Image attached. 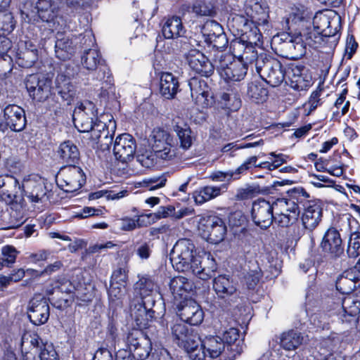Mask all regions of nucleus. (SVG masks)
<instances>
[{"instance_id":"obj_1","label":"nucleus","mask_w":360,"mask_h":360,"mask_svg":"<svg viewBox=\"0 0 360 360\" xmlns=\"http://www.w3.org/2000/svg\"><path fill=\"white\" fill-rule=\"evenodd\" d=\"M195 246L188 239L179 240L170 254L173 266L179 271L191 272L206 281L217 270V264L210 255H193Z\"/></svg>"},{"instance_id":"obj_2","label":"nucleus","mask_w":360,"mask_h":360,"mask_svg":"<svg viewBox=\"0 0 360 360\" xmlns=\"http://www.w3.org/2000/svg\"><path fill=\"white\" fill-rule=\"evenodd\" d=\"M242 59L255 67L260 77L271 86H278L284 80L285 74L281 62L265 53L259 55L252 46L246 47Z\"/></svg>"},{"instance_id":"obj_3","label":"nucleus","mask_w":360,"mask_h":360,"mask_svg":"<svg viewBox=\"0 0 360 360\" xmlns=\"http://www.w3.org/2000/svg\"><path fill=\"white\" fill-rule=\"evenodd\" d=\"M333 11L329 9H323L316 11V43H319L321 48L325 53L323 59L319 61L316 66L320 68V80L322 77L324 79L329 71L331 64L332 54L335 47L337 45V38L331 31L327 30L330 27V15Z\"/></svg>"},{"instance_id":"obj_4","label":"nucleus","mask_w":360,"mask_h":360,"mask_svg":"<svg viewBox=\"0 0 360 360\" xmlns=\"http://www.w3.org/2000/svg\"><path fill=\"white\" fill-rule=\"evenodd\" d=\"M81 62L84 68L89 71L96 70L97 80L102 82L101 96H106L108 90L112 89V79L110 75L109 69L104 65L99 51L95 49L86 50L82 56Z\"/></svg>"},{"instance_id":"obj_5","label":"nucleus","mask_w":360,"mask_h":360,"mask_svg":"<svg viewBox=\"0 0 360 360\" xmlns=\"http://www.w3.org/2000/svg\"><path fill=\"white\" fill-rule=\"evenodd\" d=\"M213 289L220 306L228 309L235 305L239 299L236 284L229 276L219 275L213 280Z\"/></svg>"},{"instance_id":"obj_6","label":"nucleus","mask_w":360,"mask_h":360,"mask_svg":"<svg viewBox=\"0 0 360 360\" xmlns=\"http://www.w3.org/2000/svg\"><path fill=\"white\" fill-rule=\"evenodd\" d=\"M150 143L156 156L165 160H171L176 156V146L171 134L161 128H155L150 135Z\"/></svg>"},{"instance_id":"obj_7","label":"nucleus","mask_w":360,"mask_h":360,"mask_svg":"<svg viewBox=\"0 0 360 360\" xmlns=\"http://www.w3.org/2000/svg\"><path fill=\"white\" fill-rule=\"evenodd\" d=\"M243 54L240 56V60H231V55L221 56L219 61L217 69L222 78L227 82H240L243 80L248 70L249 63H245L242 59Z\"/></svg>"},{"instance_id":"obj_8","label":"nucleus","mask_w":360,"mask_h":360,"mask_svg":"<svg viewBox=\"0 0 360 360\" xmlns=\"http://www.w3.org/2000/svg\"><path fill=\"white\" fill-rule=\"evenodd\" d=\"M56 182L64 191L75 192L85 184L86 176L79 167L68 165L60 169L56 176Z\"/></svg>"},{"instance_id":"obj_9","label":"nucleus","mask_w":360,"mask_h":360,"mask_svg":"<svg viewBox=\"0 0 360 360\" xmlns=\"http://www.w3.org/2000/svg\"><path fill=\"white\" fill-rule=\"evenodd\" d=\"M198 230L202 238L214 244L221 242L226 233L224 222L217 216H209L201 219Z\"/></svg>"},{"instance_id":"obj_10","label":"nucleus","mask_w":360,"mask_h":360,"mask_svg":"<svg viewBox=\"0 0 360 360\" xmlns=\"http://www.w3.org/2000/svg\"><path fill=\"white\" fill-rule=\"evenodd\" d=\"M28 347H32L31 351L37 354L40 360H59L53 344L43 342L37 334L26 333L22 335V349L26 350Z\"/></svg>"},{"instance_id":"obj_11","label":"nucleus","mask_w":360,"mask_h":360,"mask_svg":"<svg viewBox=\"0 0 360 360\" xmlns=\"http://www.w3.org/2000/svg\"><path fill=\"white\" fill-rule=\"evenodd\" d=\"M320 247L328 255L317 261L319 265L325 262L331 264L332 260L342 252V238L339 231L335 228H329L322 238Z\"/></svg>"},{"instance_id":"obj_12","label":"nucleus","mask_w":360,"mask_h":360,"mask_svg":"<svg viewBox=\"0 0 360 360\" xmlns=\"http://www.w3.org/2000/svg\"><path fill=\"white\" fill-rule=\"evenodd\" d=\"M116 129L115 121L112 117L105 122L97 118L95 120L92 129L89 130L90 138L96 142L100 148L103 150H108L112 143Z\"/></svg>"},{"instance_id":"obj_13","label":"nucleus","mask_w":360,"mask_h":360,"mask_svg":"<svg viewBox=\"0 0 360 360\" xmlns=\"http://www.w3.org/2000/svg\"><path fill=\"white\" fill-rule=\"evenodd\" d=\"M95 105L89 101L78 103L73 111V122L79 131L86 133L92 129L96 116Z\"/></svg>"},{"instance_id":"obj_14","label":"nucleus","mask_w":360,"mask_h":360,"mask_svg":"<svg viewBox=\"0 0 360 360\" xmlns=\"http://www.w3.org/2000/svg\"><path fill=\"white\" fill-rule=\"evenodd\" d=\"M52 82L44 75L32 74L27 77L26 89L30 96L38 101L46 100L51 95Z\"/></svg>"},{"instance_id":"obj_15","label":"nucleus","mask_w":360,"mask_h":360,"mask_svg":"<svg viewBox=\"0 0 360 360\" xmlns=\"http://www.w3.org/2000/svg\"><path fill=\"white\" fill-rule=\"evenodd\" d=\"M173 340L185 351H191L200 341L194 330L184 323H176L171 328Z\"/></svg>"},{"instance_id":"obj_16","label":"nucleus","mask_w":360,"mask_h":360,"mask_svg":"<svg viewBox=\"0 0 360 360\" xmlns=\"http://www.w3.org/2000/svg\"><path fill=\"white\" fill-rule=\"evenodd\" d=\"M274 203L264 199H258L252 203V219L255 225L261 229L269 228L274 221Z\"/></svg>"},{"instance_id":"obj_17","label":"nucleus","mask_w":360,"mask_h":360,"mask_svg":"<svg viewBox=\"0 0 360 360\" xmlns=\"http://www.w3.org/2000/svg\"><path fill=\"white\" fill-rule=\"evenodd\" d=\"M136 142L129 134L118 136L113 146V154L117 160L127 162L134 158L136 152Z\"/></svg>"},{"instance_id":"obj_18","label":"nucleus","mask_w":360,"mask_h":360,"mask_svg":"<svg viewBox=\"0 0 360 360\" xmlns=\"http://www.w3.org/2000/svg\"><path fill=\"white\" fill-rule=\"evenodd\" d=\"M178 315L190 325L197 326L202 323L204 313L200 305L193 300H186L179 305Z\"/></svg>"},{"instance_id":"obj_19","label":"nucleus","mask_w":360,"mask_h":360,"mask_svg":"<svg viewBox=\"0 0 360 360\" xmlns=\"http://www.w3.org/2000/svg\"><path fill=\"white\" fill-rule=\"evenodd\" d=\"M55 53L58 58L65 60L75 54L79 38L71 37L63 33L58 32L56 36Z\"/></svg>"},{"instance_id":"obj_20","label":"nucleus","mask_w":360,"mask_h":360,"mask_svg":"<svg viewBox=\"0 0 360 360\" xmlns=\"http://www.w3.org/2000/svg\"><path fill=\"white\" fill-rule=\"evenodd\" d=\"M190 68L201 76L208 77L214 72V65L200 51L192 49L186 54Z\"/></svg>"},{"instance_id":"obj_21","label":"nucleus","mask_w":360,"mask_h":360,"mask_svg":"<svg viewBox=\"0 0 360 360\" xmlns=\"http://www.w3.org/2000/svg\"><path fill=\"white\" fill-rule=\"evenodd\" d=\"M49 305L46 299L34 297L30 300L28 317L33 324L40 326L45 323L49 319Z\"/></svg>"},{"instance_id":"obj_22","label":"nucleus","mask_w":360,"mask_h":360,"mask_svg":"<svg viewBox=\"0 0 360 360\" xmlns=\"http://www.w3.org/2000/svg\"><path fill=\"white\" fill-rule=\"evenodd\" d=\"M4 122L12 131H20L26 125L24 110L17 105H8L4 110Z\"/></svg>"},{"instance_id":"obj_23","label":"nucleus","mask_w":360,"mask_h":360,"mask_svg":"<svg viewBox=\"0 0 360 360\" xmlns=\"http://www.w3.org/2000/svg\"><path fill=\"white\" fill-rule=\"evenodd\" d=\"M188 85L195 103L202 108L207 107L210 103L209 98L212 97L207 83L203 79L193 77L189 80Z\"/></svg>"},{"instance_id":"obj_24","label":"nucleus","mask_w":360,"mask_h":360,"mask_svg":"<svg viewBox=\"0 0 360 360\" xmlns=\"http://www.w3.org/2000/svg\"><path fill=\"white\" fill-rule=\"evenodd\" d=\"M240 331L236 328H230L223 333L221 339L225 342L226 352L229 360H233L243 352V340L239 339Z\"/></svg>"},{"instance_id":"obj_25","label":"nucleus","mask_w":360,"mask_h":360,"mask_svg":"<svg viewBox=\"0 0 360 360\" xmlns=\"http://www.w3.org/2000/svg\"><path fill=\"white\" fill-rule=\"evenodd\" d=\"M0 200L6 204L17 202L18 193L20 186L18 180L11 176H0Z\"/></svg>"},{"instance_id":"obj_26","label":"nucleus","mask_w":360,"mask_h":360,"mask_svg":"<svg viewBox=\"0 0 360 360\" xmlns=\"http://www.w3.org/2000/svg\"><path fill=\"white\" fill-rule=\"evenodd\" d=\"M202 347L206 350L207 356L211 359H215L219 356L224 360H229L228 354L226 352V347L225 342L221 339V337L216 335L206 336L202 340Z\"/></svg>"},{"instance_id":"obj_27","label":"nucleus","mask_w":360,"mask_h":360,"mask_svg":"<svg viewBox=\"0 0 360 360\" xmlns=\"http://www.w3.org/2000/svg\"><path fill=\"white\" fill-rule=\"evenodd\" d=\"M246 14L251 25H265L268 23L269 10L265 2L256 1L246 8Z\"/></svg>"},{"instance_id":"obj_28","label":"nucleus","mask_w":360,"mask_h":360,"mask_svg":"<svg viewBox=\"0 0 360 360\" xmlns=\"http://www.w3.org/2000/svg\"><path fill=\"white\" fill-rule=\"evenodd\" d=\"M227 191V184H222L221 186H204L200 187L193 193V198L196 204L203 203L212 200Z\"/></svg>"},{"instance_id":"obj_29","label":"nucleus","mask_w":360,"mask_h":360,"mask_svg":"<svg viewBox=\"0 0 360 360\" xmlns=\"http://www.w3.org/2000/svg\"><path fill=\"white\" fill-rule=\"evenodd\" d=\"M193 283L184 276H176L170 280L169 290L174 300H187L188 293L192 291Z\"/></svg>"},{"instance_id":"obj_30","label":"nucleus","mask_w":360,"mask_h":360,"mask_svg":"<svg viewBox=\"0 0 360 360\" xmlns=\"http://www.w3.org/2000/svg\"><path fill=\"white\" fill-rule=\"evenodd\" d=\"M178 78L170 72H162L160 79V93L167 99H172L179 91Z\"/></svg>"},{"instance_id":"obj_31","label":"nucleus","mask_w":360,"mask_h":360,"mask_svg":"<svg viewBox=\"0 0 360 360\" xmlns=\"http://www.w3.org/2000/svg\"><path fill=\"white\" fill-rule=\"evenodd\" d=\"M149 303L146 300H142L141 303L131 309V316L140 328H146L148 321L153 317L154 311L150 309L153 304Z\"/></svg>"},{"instance_id":"obj_32","label":"nucleus","mask_w":360,"mask_h":360,"mask_svg":"<svg viewBox=\"0 0 360 360\" xmlns=\"http://www.w3.org/2000/svg\"><path fill=\"white\" fill-rule=\"evenodd\" d=\"M56 90L61 98L70 104L76 95V88L69 77L58 75L56 79Z\"/></svg>"},{"instance_id":"obj_33","label":"nucleus","mask_w":360,"mask_h":360,"mask_svg":"<svg viewBox=\"0 0 360 360\" xmlns=\"http://www.w3.org/2000/svg\"><path fill=\"white\" fill-rule=\"evenodd\" d=\"M58 155L60 160L69 165H73L79 159V152L77 146L70 141L62 143L58 149Z\"/></svg>"},{"instance_id":"obj_34","label":"nucleus","mask_w":360,"mask_h":360,"mask_svg":"<svg viewBox=\"0 0 360 360\" xmlns=\"http://www.w3.org/2000/svg\"><path fill=\"white\" fill-rule=\"evenodd\" d=\"M342 307L346 314L344 315L345 321L357 323L356 316L360 315V295L346 297L342 301Z\"/></svg>"},{"instance_id":"obj_35","label":"nucleus","mask_w":360,"mask_h":360,"mask_svg":"<svg viewBox=\"0 0 360 360\" xmlns=\"http://www.w3.org/2000/svg\"><path fill=\"white\" fill-rule=\"evenodd\" d=\"M162 32L167 39L181 37L185 32L181 19L177 16L168 18L162 26Z\"/></svg>"},{"instance_id":"obj_36","label":"nucleus","mask_w":360,"mask_h":360,"mask_svg":"<svg viewBox=\"0 0 360 360\" xmlns=\"http://www.w3.org/2000/svg\"><path fill=\"white\" fill-rule=\"evenodd\" d=\"M135 288L139 290L142 300H146L154 304V300L150 297V295L156 290L157 285L151 278L146 276L141 277L136 283Z\"/></svg>"},{"instance_id":"obj_37","label":"nucleus","mask_w":360,"mask_h":360,"mask_svg":"<svg viewBox=\"0 0 360 360\" xmlns=\"http://www.w3.org/2000/svg\"><path fill=\"white\" fill-rule=\"evenodd\" d=\"M190 8L197 15L210 16L214 13V7L208 0H195L192 6L184 4L181 6L183 11H189Z\"/></svg>"},{"instance_id":"obj_38","label":"nucleus","mask_w":360,"mask_h":360,"mask_svg":"<svg viewBox=\"0 0 360 360\" xmlns=\"http://www.w3.org/2000/svg\"><path fill=\"white\" fill-rule=\"evenodd\" d=\"M303 338L297 331L289 330L283 333L281 337V346L285 350H294L302 342Z\"/></svg>"},{"instance_id":"obj_39","label":"nucleus","mask_w":360,"mask_h":360,"mask_svg":"<svg viewBox=\"0 0 360 360\" xmlns=\"http://www.w3.org/2000/svg\"><path fill=\"white\" fill-rule=\"evenodd\" d=\"M247 95L255 102H263L268 96V90L260 82L254 81L248 84Z\"/></svg>"},{"instance_id":"obj_40","label":"nucleus","mask_w":360,"mask_h":360,"mask_svg":"<svg viewBox=\"0 0 360 360\" xmlns=\"http://www.w3.org/2000/svg\"><path fill=\"white\" fill-rule=\"evenodd\" d=\"M262 276V272L257 262H250L249 271L245 276L246 285L249 289H254Z\"/></svg>"},{"instance_id":"obj_41","label":"nucleus","mask_w":360,"mask_h":360,"mask_svg":"<svg viewBox=\"0 0 360 360\" xmlns=\"http://www.w3.org/2000/svg\"><path fill=\"white\" fill-rule=\"evenodd\" d=\"M229 26L236 30V34L243 35L251 25L250 20L242 15H233L228 22Z\"/></svg>"},{"instance_id":"obj_42","label":"nucleus","mask_w":360,"mask_h":360,"mask_svg":"<svg viewBox=\"0 0 360 360\" xmlns=\"http://www.w3.org/2000/svg\"><path fill=\"white\" fill-rule=\"evenodd\" d=\"M202 32L207 37V40L209 41L224 33L222 26L214 20L206 22L203 25Z\"/></svg>"},{"instance_id":"obj_43","label":"nucleus","mask_w":360,"mask_h":360,"mask_svg":"<svg viewBox=\"0 0 360 360\" xmlns=\"http://www.w3.org/2000/svg\"><path fill=\"white\" fill-rule=\"evenodd\" d=\"M174 129L179 137L180 147L184 150L188 149L191 146L193 141L190 128L186 125L181 127L176 124L174 127Z\"/></svg>"},{"instance_id":"obj_44","label":"nucleus","mask_w":360,"mask_h":360,"mask_svg":"<svg viewBox=\"0 0 360 360\" xmlns=\"http://www.w3.org/2000/svg\"><path fill=\"white\" fill-rule=\"evenodd\" d=\"M15 27V21L11 12L6 8L0 9V33L2 34L11 32Z\"/></svg>"},{"instance_id":"obj_45","label":"nucleus","mask_w":360,"mask_h":360,"mask_svg":"<svg viewBox=\"0 0 360 360\" xmlns=\"http://www.w3.org/2000/svg\"><path fill=\"white\" fill-rule=\"evenodd\" d=\"M274 209L284 214H296L297 215L298 207L292 200L285 198L278 199L274 203Z\"/></svg>"},{"instance_id":"obj_46","label":"nucleus","mask_w":360,"mask_h":360,"mask_svg":"<svg viewBox=\"0 0 360 360\" xmlns=\"http://www.w3.org/2000/svg\"><path fill=\"white\" fill-rule=\"evenodd\" d=\"M151 349L150 342L147 339H142L141 344L133 348L130 352L136 359L145 360L149 356Z\"/></svg>"},{"instance_id":"obj_47","label":"nucleus","mask_w":360,"mask_h":360,"mask_svg":"<svg viewBox=\"0 0 360 360\" xmlns=\"http://www.w3.org/2000/svg\"><path fill=\"white\" fill-rule=\"evenodd\" d=\"M145 215L139 216L136 220L131 218H124L121 220V229L123 231H132L136 227L146 226L150 224V221H145Z\"/></svg>"},{"instance_id":"obj_48","label":"nucleus","mask_w":360,"mask_h":360,"mask_svg":"<svg viewBox=\"0 0 360 360\" xmlns=\"http://www.w3.org/2000/svg\"><path fill=\"white\" fill-rule=\"evenodd\" d=\"M39 17L43 20L49 22L54 17L51 5L48 0H39L37 4Z\"/></svg>"},{"instance_id":"obj_49","label":"nucleus","mask_w":360,"mask_h":360,"mask_svg":"<svg viewBox=\"0 0 360 360\" xmlns=\"http://www.w3.org/2000/svg\"><path fill=\"white\" fill-rule=\"evenodd\" d=\"M250 25V28L245 32L243 36L246 39V41L251 45L259 46L262 44V34L259 28V25Z\"/></svg>"},{"instance_id":"obj_50","label":"nucleus","mask_w":360,"mask_h":360,"mask_svg":"<svg viewBox=\"0 0 360 360\" xmlns=\"http://www.w3.org/2000/svg\"><path fill=\"white\" fill-rule=\"evenodd\" d=\"M174 212V207L172 205L162 206L160 207L158 210L154 213H150L145 214L146 218L148 219L150 224L155 223L156 221L167 218L168 217H172V213Z\"/></svg>"},{"instance_id":"obj_51","label":"nucleus","mask_w":360,"mask_h":360,"mask_svg":"<svg viewBox=\"0 0 360 360\" xmlns=\"http://www.w3.org/2000/svg\"><path fill=\"white\" fill-rule=\"evenodd\" d=\"M94 0H65L66 6L72 12L80 13L92 6Z\"/></svg>"},{"instance_id":"obj_52","label":"nucleus","mask_w":360,"mask_h":360,"mask_svg":"<svg viewBox=\"0 0 360 360\" xmlns=\"http://www.w3.org/2000/svg\"><path fill=\"white\" fill-rule=\"evenodd\" d=\"M209 178L214 182H226L225 184H229L231 181L238 179V176H236L233 170H229L226 172L223 171H214L212 172Z\"/></svg>"},{"instance_id":"obj_53","label":"nucleus","mask_w":360,"mask_h":360,"mask_svg":"<svg viewBox=\"0 0 360 360\" xmlns=\"http://www.w3.org/2000/svg\"><path fill=\"white\" fill-rule=\"evenodd\" d=\"M167 179L165 175L158 177H153L143 179L139 182V184L149 191H153L159 188L163 187L165 185Z\"/></svg>"},{"instance_id":"obj_54","label":"nucleus","mask_w":360,"mask_h":360,"mask_svg":"<svg viewBox=\"0 0 360 360\" xmlns=\"http://www.w3.org/2000/svg\"><path fill=\"white\" fill-rule=\"evenodd\" d=\"M336 289L342 294H349L354 291L357 285L354 281H350L342 275L338 276L335 283Z\"/></svg>"},{"instance_id":"obj_55","label":"nucleus","mask_w":360,"mask_h":360,"mask_svg":"<svg viewBox=\"0 0 360 360\" xmlns=\"http://www.w3.org/2000/svg\"><path fill=\"white\" fill-rule=\"evenodd\" d=\"M18 252L17 250L11 245H6L1 249V258L4 262L7 267L11 266L15 263Z\"/></svg>"},{"instance_id":"obj_56","label":"nucleus","mask_w":360,"mask_h":360,"mask_svg":"<svg viewBox=\"0 0 360 360\" xmlns=\"http://www.w3.org/2000/svg\"><path fill=\"white\" fill-rule=\"evenodd\" d=\"M347 254L350 257L360 255V233L352 234L347 247Z\"/></svg>"},{"instance_id":"obj_57","label":"nucleus","mask_w":360,"mask_h":360,"mask_svg":"<svg viewBox=\"0 0 360 360\" xmlns=\"http://www.w3.org/2000/svg\"><path fill=\"white\" fill-rule=\"evenodd\" d=\"M314 206L310 205L304 210L302 217L304 228L311 231L315 229V218L314 217Z\"/></svg>"},{"instance_id":"obj_58","label":"nucleus","mask_w":360,"mask_h":360,"mask_svg":"<svg viewBox=\"0 0 360 360\" xmlns=\"http://www.w3.org/2000/svg\"><path fill=\"white\" fill-rule=\"evenodd\" d=\"M260 193L258 186H248L245 188H240L236 195V198L238 200L250 199L255 197Z\"/></svg>"},{"instance_id":"obj_59","label":"nucleus","mask_w":360,"mask_h":360,"mask_svg":"<svg viewBox=\"0 0 360 360\" xmlns=\"http://www.w3.org/2000/svg\"><path fill=\"white\" fill-rule=\"evenodd\" d=\"M142 339H145L142 333L139 330H132L127 334L126 344L129 351L141 344Z\"/></svg>"},{"instance_id":"obj_60","label":"nucleus","mask_w":360,"mask_h":360,"mask_svg":"<svg viewBox=\"0 0 360 360\" xmlns=\"http://www.w3.org/2000/svg\"><path fill=\"white\" fill-rule=\"evenodd\" d=\"M221 104L229 109H237L240 105V101L233 94L222 93L220 96Z\"/></svg>"},{"instance_id":"obj_61","label":"nucleus","mask_w":360,"mask_h":360,"mask_svg":"<svg viewBox=\"0 0 360 360\" xmlns=\"http://www.w3.org/2000/svg\"><path fill=\"white\" fill-rule=\"evenodd\" d=\"M263 144H264V141L262 139H259V141H255V142L248 143L244 145H238L236 143H229L225 145L221 148V150L222 153L233 152V151L238 150L239 149L259 146H262Z\"/></svg>"},{"instance_id":"obj_62","label":"nucleus","mask_w":360,"mask_h":360,"mask_svg":"<svg viewBox=\"0 0 360 360\" xmlns=\"http://www.w3.org/2000/svg\"><path fill=\"white\" fill-rule=\"evenodd\" d=\"M297 219L296 214L276 213L274 220L281 227H287Z\"/></svg>"},{"instance_id":"obj_63","label":"nucleus","mask_w":360,"mask_h":360,"mask_svg":"<svg viewBox=\"0 0 360 360\" xmlns=\"http://www.w3.org/2000/svg\"><path fill=\"white\" fill-rule=\"evenodd\" d=\"M257 161V156H251L248 158L243 164H241L235 170H233L236 176H238V179L240 178L241 174H245L249 170L252 166L256 167Z\"/></svg>"},{"instance_id":"obj_64","label":"nucleus","mask_w":360,"mask_h":360,"mask_svg":"<svg viewBox=\"0 0 360 360\" xmlns=\"http://www.w3.org/2000/svg\"><path fill=\"white\" fill-rule=\"evenodd\" d=\"M125 292V287L115 283V282H110V285L108 289V295L112 301L118 300L122 298Z\"/></svg>"}]
</instances>
